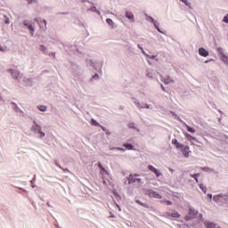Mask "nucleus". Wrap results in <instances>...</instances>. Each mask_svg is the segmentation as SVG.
Wrapping results in <instances>:
<instances>
[{"label": "nucleus", "mask_w": 228, "mask_h": 228, "mask_svg": "<svg viewBox=\"0 0 228 228\" xmlns=\"http://www.w3.org/2000/svg\"><path fill=\"white\" fill-rule=\"evenodd\" d=\"M137 177H140V175L138 174L130 175L128 178L129 184L133 183H142V179Z\"/></svg>", "instance_id": "1"}, {"label": "nucleus", "mask_w": 228, "mask_h": 228, "mask_svg": "<svg viewBox=\"0 0 228 228\" xmlns=\"http://www.w3.org/2000/svg\"><path fill=\"white\" fill-rule=\"evenodd\" d=\"M180 149L184 158H190V154H191V151H190V146H185L183 144V147Z\"/></svg>", "instance_id": "2"}, {"label": "nucleus", "mask_w": 228, "mask_h": 228, "mask_svg": "<svg viewBox=\"0 0 228 228\" xmlns=\"http://www.w3.org/2000/svg\"><path fill=\"white\" fill-rule=\"evenodd\" d=\"M32 131H35V133H39L41 138H44V136H45V133L42 132V127H40V126L36 125L35 126H32Z\"/></svg>", "instance_id": "3"}, {"label": "nucleus", "mask_w": 228, "mask_h": 228, "mask_svg": "<svg viewBox=\"0 0 228 228\" xmlns=\"http://www.w3.org/2000/svg\"><path fill=\"white\" fill-rule=\"evenodd\" d=\"M148 195L149 197H152L153 199H163V197H161V195L152 190H149L148 191Z\"/></svg>", "instance_id": "4"}, {"label": "nucleus", "mask_w": 228, "mask_h": 228, "mask_svg": "<svg viewBox=\"0 0 228 228\" xmlns=\"http://www.w3.org/2000/svg\"><path fill=\"white\" fill-rule=\"evenodd\" d=\"M199 54L200 56H203V58H208V56H209V52L206 50V48L200 47L199 49Z\"/></svg>", "instance_id": "5"}, {"label": "nucleus", "mask_w": 228, "mask_h": 228, "mask_svg": "<svg viewBox=\"0 0 228 228\" xmlns=\"http://www.w3.org/2000/svg\"><path fill=\"white\" fill-rule=\"evenodd\" d=\"M148 169L151 172H153V174H155L156 177H159L161 175V173L156 167H154L152 165H149Z\"/></svg>", "instance_id": "6"}, {"label": "nucleus", "mask_w": 228, "mask_h": 228, "mask_svg": "<svg viewBox=\"0 0 228 228\" xmlns=\"http://www.w3.org/2000/svg\"><path fill=\"white\" fill-rule=\"evenodd\" d=\"M24 26H27L28 29L30 31L31 37H33V35H35V27L28 24L27 22H24Z\"/></svg>", "instance_id": "7"}, {"label": "nucleus", "mask_w": 228, "mask_h": 228, "mask_svg": "<svg viewBox=\"0 0 228 228\" xmlns=\"http://www.w3.org/2000/svg\"><path fill=\"white\" fill-rule=\"evenodd\" d=\"M205 225L207 228H218V224H215V223H211V222H206Z\"/></svg>", "instance_id": "8"}, {"label": "nucleus", "mask_w": 228, "mask_h": 228, "mask_svg": "<svg viewBox=\"0 0 228 228\" xmlns=\"http://www.w3.org/2000/svg\"><path fill=\"white\" fill-rule=\"evenodd\" d=\"M126 18L129 19L130 20H133L134 22V15L131 12H126Z\"/></svg>", "instance_id": "9"}, {"label": "nucleus", "mask_w": 228, "mask_h": 228, "mask_svg": "<svg viewBox=\"0 0 228 228\" xmlns=\"http://www.w3.org/2000/svg\"><path fill=\"white\" fill-rule=\"evenodd\" d=\"M172 143H173V145H175L176 149H182V147H183V144H181V143L177 141V139H173V140H172Z\"/></svg>", "instance_id": "10"}, {"label": "nucleus", "mask_w": 228, "mask_h": 228, "mask_svg": "<svg viewBox=\"0 0 228 228\" xmlns=\"http://www.w3.org/2000/svg\"><path fill=\"white\" fill-rule=\"evenodd\" d=\"M8 72L12 74L14 79H19V71H13V69H9Z\"/></svg>", "instance_id": "11"}, {"label": "nucleus", "mask_w": 228, "mask_h": 228, "mask_svg": "<svg viewBox=\"0 0 228 228\" xmlns=\"http://www.w3.org/2000/svg\"><path fill=\"white\" fill-rule=\"evenodd\" d=\"M169 216H171L172 218H181V214H179L177 211L170 213Z\"/></svg>", "instance_id": "12"}, {"label": "nucleus", "mask_w": 228, "mask_h": 228, "mask_svg": "<svg viewBox=\"0 0 228 228\" xmlns=\"http://www.w3.org/2000/svg\"><path fill=\"white\" fill-rule=\"evenodd\" d=\"M161 81H163V83H165V85H168L169 83H174V80H172V78H170V77L162 78Z\"/></svg>", "instance_id": "13"}, {"label": "nucleus", "mask_w": 228, "mask_h": 228, "mask_svg": "<svg viewBox=\"0 0 228 228\" xmlns=\"http://www.w3.org/2000/svg\"><path fill=\"white\" fill-rule=\"evenodd\" d=\"M123 147H126V149L127 151H133V150L134 149V146H133V145L130 144V143H124V144H123Z\"/></svg>", "instance_id": "14"}, {"label": "nucleus", "mask_w": 228, "mask_h": 228, "mask_svg": "<svg viewBox=\"0 0 228 228\" xmlns=\"http://www.w3.org/2000/svg\"><path fill=\"white\" fill-rule=\"evenodd\" d=\"M106 22H107V24H109V26H110L112 28H115V22H113V20H111V19H107L106 20Z\"/></svg>", "instance_id": "15"}, {"label": "nucleus", "mask_w": 228, "mask_h": 228, "mask_svg": "<svg viewBox=\"0 0 228 228\" xmlns=\"http://www.w3.org/2000/svg\"><path fill=\"white\" fill-rule=\"evenodd\" d=\"M136 204H138L139 206H142V208H149V205L142 202L140 200H135Z\"/></svg>", "instance_id": "16"}, {"label": "nucleus", "mask_w": 228, "mask_h": 228, "mask_svg": "<svg viewBox=\"0 0 228 228\" xmlns=\"http://www.w3.org/2000/svg\"><path fill=\"white\" fill-rule=\"evenodd\" d=\"M42 24H44L45 29H47V21L45 20H43V21H40L39 23L40 28H44Z\"/></svg>", "instance_id": "17"}, {"label": "nucleus", "mask_w": 228, "mask_h": 228, "mask_svg": "<svg viewBox=\"0 0 228 228\" xmlns=\"http://www.w3.org/2000/svg\"><path fill=\"white\" fill-rule=\"evenodd\" d=\"M200 175V174H194V175H191V177H192V179H195L196 183H199V176Z\"/></svg>", "instance_id": "18"}, {"label": "nucleus", "mask_w": 228, "mask_h": 228, "mask_svg": "<svg viewBox=\"0 0 228 228\" xmlns=\"http://www.w3.org/2000/svg\"><path fill=\"white\" fill-rule=\"evenodd\" d=\"M91 124L93 125V126H95L96 127H100V126H101V124H99V122H97L95 119H92L91 120Z\"/></svg>", "instance_id": "19"}, {"label": "nucleus", "mask_w": 228, "mask_h": 228, "mask_svg": "<svg viewBox=\"0 0 228 228\" xmlns=\"http://www.w3.org/2000/svg\"><path fill=\"white\" fill-rule=\"evenodd\" d=\"M98 167L102 170V172H105V174H108V171L106 170V168H104V167H102V163L98 164Z\"/></svg>", "instance_id": "20"}, {"label": "nucleus", "mask_w": 228, "mask_h": 228, "mask_svg": "<svg viewBox=\"0 0 228 228\" xmlns=\"http://www.w3.org/2000/svg\"><path fill=\"white\" fill-rule=\"evenodd\" d=\"M200 188L203 191V193H206L208 188L204 184H200Z\"/></svg>", "instance_id": "21"}, {"label": "nucleus", "mask_w": 228, "mask_h": 228, "mask_svg": "<svg viewBox=\"0 0 228 228\" xmlns=\"http://www.w3.org/2000/svg\"><path fill=\"white\" fill-rule=\"evenodd\" d=\"M182 3H184L186 6H189V8H191V4L188 2V0H180Z\"/></svg>", "instance_id": "22"}, {"label": "nucleus", "mask_w": 228, "mask_h": 228, "mask_svg": "<svg viewBox=\"0 0 228 228\" xmlns=\"http://www.w3.org/2000/svg\"><path fill=\"white\" fill-rule=\"evenodd\" d=\"M187 127V131H189V133H195V128L190 126H186Z\"/></svg>", "instance_id": "23"}, {"label": "nucleus", "mask_w": 228, "mask_h": 228, "mask_svg": "<svg viewBox=\"0 0 228 228\" xmlns=\"http://www.w3.org/2000/svg\"><path fill=\"white\" fill-rule=\"evenodd\" d=\"M38 110L40 111H47V107L44 106V105H41L38 107Z\"/></svg>", "instance_id": "24"}, {"label": "nucleus", "mask_w": 228, "mask_h": 228, "mask_svg": "<svg viewBox=\"0 0 228 228\" xmlns=\"http://www.w3.org/2000/svg\"><path fill=\"white\" fill-rule=\"evenodd\" d=\"M189 215H192L193 216H195V215H197V212L195 211V209L190 208Z\"/></svg>", "instance_id": "25"}, {"label": "nucleus", "mask_w": 228, "mask_h": 228, "mask_svg": "<svg viewBox=\"0 0 228 228\" xmlns=\"http://www.w3.org/2000/svg\"><path fill=\"white\" fill-rule=\"evenodd\" d=\"M223 61H224V63H228V57L226 55H223Z\"/></svg>", "instance_id": "26"}, {"label": "nucleus", "mask_w": 228, "mask_h": 228, "mask_svg": "<svg viewBox=\"0 0 228 228\" xmlns=\"http://www.w3.org/2000/svg\"><path fill=\"white\" fill-rule=\"evenodd\" d=\"M160 202H165V204H167V206H172V201H170V200H164V201H160Z\"/></svg>", "instance_id": "27"}, {"label": "nucleus", "mask_w": 228, "mask_h": 228, "mask_svg": "<svg viewBox=\"0 0 228 228\" xmlns=\"http://www.w3.org/2000/svg\"><path fill=\"white\" fill-rule=\"evenodd\" d=\"M45 46H44V45H40L39 46V51H43V53H45Z\"/></svg>", "instance_id": "28"}, {"label": "nucleus", "mask_w": 228, "mask_h": 228, "mask_svg": "<svg viewBox=\"0 0 228 228\" xmlns=\"http://www.w3.org/2000/svg\"><path fill=\"white\" fill-rule=\"evenodd\" d=\"M0 51H2V53H4V51H6V47H3L0 45Z\"/></svg>", "instance_id": "29"}, {"label": "nucleus", "mask_w": 228, "mask_h": 228, "mask_svg": "<svg viewBox=\"0 0 228 228\" xmlns=\"http://www.w3.org/2000/svg\"><path fill=\"white\" fill-rule=\"evenodd\" d=\"M6 24H10V19L9 18H5V21Z\"/></svg>", "instance_id": "30"}, {"label": "nucleus", "mask_w": 228, "mask_h": 228, "mask_svg": "<svg viewBox=\"0 0 228 228\" xmlns=\"http://www.w3.org/2000/svg\"><path fill=\"white\" fill-rule=\"evenodd\" d=\"M100 127H101V129H102V131H105V132H106V131L108 130V129H106V127H104V126H101V125H100Z\"/></svg>", "instance_id": "31"}, {"label": "nucleus", "mask_w": 228, "mask_h": 228, "mask_svg": "<svg viewBox=\"0 0 228 228\" xmlns=\"http://www.w3.org/2000/svg\"><path fill=\"white\" fill-rule=\"evenodd\" d=\"M129 127L134 128V123H130V124H129Z\"/></svg>", "instance_id": "32"}, {"label": "nucleus", "mask_w": 228, "mask_h": 228, "mask_svg": "<svg viewBox=\"0 0 228 228\" xmlns=\"http://www.w3.org/2000/svg\"><path fill=\"white\" fill-rule=\"evenodd\" d=\"M116 151H124L126 150H124V148H116Z\"/></svg>", "instance_id": "33"}, {"label": "nucleus", "mask_w": 228, "mask_h": 228, "mask_svg": "<svg viewBox=\"0 0 228 228\" xmlns=\"http://www.w3.org/2000/svg\"><path fill=\"white\" fill-rule=\"evenodd\" d=\"M105 133H106V134H108V135L111 134V132H110V130H106Z\"/></svg>", "instance_id": "34"}, {"label": "nucleus", "mask_w": 228, "mask_h": 228, "mask_svg": "<svg viewBox=\"0 0 228 228\" xmlns=\"http://www.w3.org/2000/svg\"><path fill=\"white\" fill-rule=\"evenodd\" d=\"M156 29H158V31H159V33H161V30L159 29V28L158 26L155 25Z\"/></svg>", "instance_id": "35"}, {"label": "nucleus", "mask_w": 228, "mask_h": 228, "mask_svg": "<svg viewBox=\"0 0 228 228\" xmlns=\"http://www.w3.org/2000/svg\"><path fill=\"white\" fill-rule=\"evenodd\" d=\"M187 137L188 138H192V140H195V138L191 137V135H190V134H187Z\"/></svg>", "instance_id": "36"}, {"label": "nucleus", "mask_w": 228, "mask_h": 228, "mask_svg": "<svg viewBox=\"0 0 228 228\" xmlns=\"http://www.w3.org/2000/svg\"><path fill=\"white\" fill-rule=\"evenodd\" d=\"M208 197H209L210 199H213V195L212 194H208Z\"/></svg>", "instance_id": "37"}, {"label": "nucleus", "mask_w": 228, "mask_h": 228, "mask_svg": "<svg viewBox=\"0 0 228 228\" xmlns=\"http://www.w3.org/2000/svg\"><path fill=\"white\" fill-rule=\"evenodd\" d=\"M161 88L165 92V86H163V85H161Z\"/></svg>", "instance_id": "38"}, {"label": "nucleus", "mask_w": 228, "mask_h": 228, "mask_svg": "<svg viewBox=\"0 0 228 228\" xmlns=\"http://www.w3.org/2000/svg\"><path fill=\"white\" fill-rule=\"evenodd\" d=\"M94 77H99V75L95 74V75L94 76Z\"/></svg>", "instance_id": "39"}, {"label": "nucleus", "mask_w": 228, "mask_h": 228, "mask_svg": "<svg viewBox=\"0 0 228 228\" xmlns=\"http://www.w3.org/2000/svg\"><path fill=\"white\" fill-rule=\"evenodd\" d=\"M208 62H209V61H205V63H208Z\"/></svg>", "instance_id": "40"}]
</instances>
